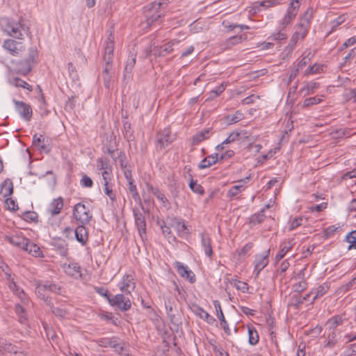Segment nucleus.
<instances>
[{"instance_id": "obj_21", "label": "nucleus", "mask_w": 356, "mask_h": 356, "mask_svg": "<svg viewBox=\"0 0 356 356\" xmlns=\"http://www.w3.org/2000/svg\"><path fill=\"white\" fill-rule=\"evenodd\" d=\"M105 66L102 72V76L104 86L107 88H110L111 83V71H112V62L113 60H104Z\"/></svg>"}, {"instance_id": "obj_44", "label": "nucleus", "mask_w": 356, "mask_h": 356, "mask_svg": "<svg viewBox=\"0 0 356 356\" xmlns=\"http://www.w3.org/2000/svg\"><path fill=\"white\" fill-rule=\"evenodd\" d=\"M346 241L349 243L348 250H356V230L350 232L346 236Z\"/></svg>"}, {"instance_id": "obj_31", "label": "nucleus", "mask_w": 356, "mask_h": 356, "mask_svg": "<svg viewBox=\"0 0 356 356\" xmlns=\"http://www.w3.org/2000/svg\"><path fill=\"white\" fill-rule=\"evenodd\" d=\"M136 54H131L128 57L126 65L124 67V77L126 78L127 74H130L136 64Z\"/></svg>"}, {"instance_id": "obj_27", "label": "nucleus", "mask_w": 356, "mask_h": 356, "mask_svg": "<svg viewBox=\"0 0 356 356\" xmlns=\"http://www.w3.org/2000/svg\"><path fill=\"white\" fill-rule=\"evenodd\" d=\"M63 207V200L61 197L54 199L49 206L48 211L51 216H56L60 213Z\"/></svg>"}, {"instance_id": "obj_29", "label": "nucleus", "mask_w": 356, "mask_h": 356, "mask_svg": "<svg viewBox=\"0 0 356 356\" xmlns=\"http://www.w3.org/2000/svg\"><path fill=\"white\" fill-rule=\"evenodd\" d=\"M218 154L217 153L209 155L201 161L198 167L200 169L207 168L211 166L212 165L215 164L218 161Z\"/></svg>"}, {"instance_id": "obj_20", "label": "nucleus", "mask_w": 356, "mask_h": 356, "mask_svg": "<svg viewBox=\"0 0 356 356\" xmlns=\"http://www.w3.org/2000/svg\"><path fill=\"white\" fill-rule=\"evenodd\" d=\"M159 10V9H154L153 4H152L151 8L146 14L147 24L148 26H151L154 25L163 16V14Z\"/></svg>"}, {"instance_id": "obj_19", "label": "nucleus", "mask_w": 356, "mask_h": 356, "mask_svg": "<svg viewBox=\"0 0 356 356\" xmlns=\"http://www.w3.org/2000/svg\"><path fill=\"white\" fill-rule=\"evenodd\" d=\"M76 241L82 245H86L88 241V232L85 225L81 224L74 230Z\"/></svg>"}, {"instance_id": "obj_39", "label": "nucleus", "mask_w": 356, "mask_h": 356, "mask_svg": "<svg viewBox=\"0 0 356 356\" xmlns=\"http://www.w3.org/2000/svg\"><path fill=\"white\" fill-rule=\"evenodd\" d=\"M104 193L109 197L112 204L116 201V195L113 190V184L111 183L103 184Z\"/></svg>"}, {"instance_id": "obj_7", "label": "nucleus", "mask_w": 356, "mask_h": 356, "mask_svg": "<svg viewBox=\"0 0 356 356\" xmlns=\"http://www.w3.org/2000/svg\"><path fill=\"white\" fill-rule=\"evenodd\" d=\"M135 219V225L138 229L141 240L145 242L147 240L146 220L144 215L137 208L133 209Z\"/></svg>"}, {"instance_id": "obj_57", "label": "nucleus", "mask_w": 356, "mask_h": 356, "mask_svg": "<svg viewBox=\"0 0 356 356\" xmlns=\"http://www.w3.org/2000/svg\"><path fill=\"white\" fill-rule=\"evenodd\" d=\"M343 97L346 101L354 100V102H356V88L346 90Z\"/></svg>"}, {"instance_id": "obj_36", "label": "nucleus", "mask_w": 356, "mask_h": 356, "mask_svg": "<svg viewBox=\"0 0 356 356\" xmlns=\"http://www.w3.org/2000/svg\"><path fill=\"white\" fill-rule=\"evenodd\" d=\"M158 224L159 225L163 235L168 239L169 242L176 241V238L171 233L170 227L166 226L164 221H158Z\"/></svg>"}, {"instance_id": "obj_11", "label": "nucleus", "mask_w": 356, "mask_h": 356, "mask_svg": "<svg viewBox=\"0 0 356 356\" xmlns=\"http://www.w3.org/2000/svg\"><path fill=\"white\" fill-rule=\"evenodd\" d=\"M3 47L13 56H18L25 50V47L22 42L13 39H6L3 43Z\"/></svg>"}, {"instance_id": "obj_6", "label": "nucleus", "mask_w": 356, "mask_h": 356, "mask_svg": "<svg viewBox=\"0 0 356 356\" xmlns=\"http://www.w3.org/2000/svg\"><path fill=\"white\" fill-rule=\"evenodd\" d=\"M175 139V136L172 134L169 128H165L160 131L156 135V147L157 149H162L169 145Z\"/></svg>"}, {"instance_id": "obj_12", "label": "nucleus", "mask_w": 356, "mask_h": 356, "mask_svg": "<svg viewBox=\"0 0 356 356\" xmlns=\"http://www.w3.org/2000/svg\"><path fill=\"white\" fill-rule=\"evenodd\" d=\"M118 286L120 291L126 295L131 294L136 288L134 277L131 275H125L122 280L119 282Z\"/></svg>"}, {"instance_id": "obj_50", "label": "nucleus", "mask_w": 356, "mask_h": 356, "mask_svg": "<svg viewBox=\"0 0 356 356\" xmlns=\"http://www.w3.org/2000/svg\"><path fill=\"white\" fill-rule=\"evenodd\" d=\"M165 309L168 317L170 318V321L172 323L175 322L176 321V308L171 304L168 305L165 303Z\"/></svg>"}, {"instance_id": "obj_5", "label": "nucleus", "mask_w": 356, "mask_h": 356, "mask_svg": "<svg viewBox=\"0 0 356 356\" xmlns=\"http://www.w3.org/2000/svg\"><path fill=\"white\" fill-rule=\"evenodd\" d=\"M108 303L113 307L122 312H127L131 307L130 299L122 293L112 296L111 299H108Z\"/></svg>"}, {"instance_id": "obj_10", "label": "nucleus", "mask_w": 356, "mask_h": 356, "mask_svg": "<svg viewBox=\"0 0 356 356\" xmlns=\"http://www.w3.org/2000/svg\"><path fill=\"white\" fill-rule=\"evenodd\" d=\"M33 145L38 147L40 152L48 154L51 149V140L42 135L34 134L33 136Z\"/></svg>"}, {"instance_id": "obj_54", "label": "nucleus", "mask_w": 356, "mask_h": 356, "mask_svg": "<svg viewBox=\"0 0 356 356\" xmlns=\"http://www.w3.org/2000/svg\"><path fill=\"white\" fill-rule=\"evenodd\" d=\"M322 102V99L318 97H312L305 99L303 102V107H309L312 105H316Z\"/></svg>"}, {"instance_id": "obj_53", "label": "nucleus", "mask_w": 356, "mask_h": 356, "mask_svg": "<svg viewBox=\"0 0 356 356\" xmlns=\"http://www.w3.org/2000/svg\"><path fill=\"white\" fill-rule=\"evenodd\" d=\"M225 88H226V85H224V83H221L219 86H218L216 88V89L213 90L209 92V99H215L216 97L220 95L225 90Z\"/></svg>"}, {"instance_id": "obj_52", "label": "nucleus", "mask_w": 356, "mask_h": 356, "mask_svg": "<svg viewBox=\"0 0 356 356\" xmlns=\"http://www.w3.org/2000/svg\"><path fill=\"white\" fill-rule=\"evenodd\" d=\"M48 306L50 307L51 312L56 316H58L60 318H64L67 314V311L65 309L54 307L52 302L51 305Z\"/></svg>"}, {"instance_id": "obj_23", "label": "nucleus", "mask_w": 356, "mask_h": 356, "mask_svg": "<svg viewBox=\"0 0 356 356\" xmlns=\"http://www.w3.org/2000/svg\"><path fill=\"white\" fill-rule=\"evenodd\" d=\"M64 270L67 275L74 278L77 279L81 277L82 275L81 273V267L76 263H72L67 266H65Z\"/></svg>"}, {"instance_id": "obj_37", "label": "nucleus", "mask_w": 356, "mask_h": 356, "mask_svg": "<svg viewBox=\"0 0 356 356\" xmlns=\"http://www.w3.org/2000/svg\"><path fill=\"white\" fill-rule=\"evenodd\" d=\"M13 193V184L10 180H6L1 186V193L3 197H8Z\"/></svg>"}, {"instance_id": "obj_62", "label": "nucleus", "mask_w": 356, "mask_h": 356, "mask_svg": "<svg viewBox=\"0 0 356 356\" xmlns=\"http://www.w3.org/2000/svg\"><path fill=\"white\" fill-rule=\"evenodd\" d=\"M95 291L100 296L105 297L108 301V299L112 298V296L110 295L108 289H106L104 287H96Z\"/></svg>"}, {"instance_id": "obj_16", "label": "nucleus", "mask_w": 356, "mask_h": 356, "mask_svg": "<svg viewBox=\"0 0 356 356\" xmlns=\"http://www.w3.org/2000/svg\"><path fill=\"white\" fill-rule=\"evenodd\" d=\"M170 226L175 229L179 236L183 238H186L190 235V231L182 220L175 218L170 224Z\"/></svg>"}, {"instance_id": "obj_32", "label": "nucleus", "mask_w": 356, "mask_h": 356, "mask_svg": "<svg viewBox=\"0 0 356 356\" xmlns=\"http://www.w3.org/2000/svg\"><path fill=\"white\" fill-rule=\"evenodd\" d=\"M111 348H113L115 352H116L118 354H126V348L124 346V343L120 341L118 337H115L113 343L111 344Z\"/></svg>"}, {"instance_id": "obj_25", "label": "nucleus", "mask_w": 356, "mask_h": 356, "mask_svg": "<svg viewBox=\"0 0 356 356\" xmlns=\"http://www.w3.org/2000/svg\"><path fill=\"white\" fill-rule=\"evenodd\" d=\"M248 179L246 177L245 179H240L237 181L238 184L234 185L229 188L227 191V197L230 198H233L237 196L239 193H241L245 189L244 184L246 183V180Z\"/></svg>"}, {"instance_id": "obj_18", "label": "nucleus", "mask_w": 356, "mask_h": 356, "mask_svg": "<svg viewBox=\"0 0 356 356\" xmlns=\"http://www.w3.org/2000/svg\"><path fill=\"white\" fill-rule=\"evenodd\" d=\"M213 306L216 309V315L220 322V325L222 326V327L223 328L226 334H227L228 335L230 334L231 333V331H230V329L229 327V325H228V323L226 321L225 318V316H224V314H223V312H222V310L221 309V306H220V303L218 300H214L213 302Z\"/></svg>"}, {"instance_id": "obj_14", "label": "nucleus", "mask_w": 356, "mask_h": 356, "mask_svg": "<svg viewBox=\"0 0 356 356\" xmlns=\"http://www.w3.org/2000/svg\"><path fill=\"white\" fill-rule=\"evenodd\" d=\"M295 29H296V31L293 33V34L290 40L289 44V46L292 49L296 44L298 40L299 39L303 40L306 37V35H307V33H308V28L304 26V25L302 24L298 23L295 26Z\"/></svg>"}, {"instance_id": "obj_49", "label": "nucleus", "mask_w": 356, "mask_h": 356, "mask_svg": "<svg viewBox=\"0 0 356 356\" xmlns=\"http://www.w3.org/2000/svg\"><path fill=\"white\" fill-rule=\"evenodd\" d=\"M343 321V316L337 315L330 318L327 323L330 324L331 328L335 329L338 325L342 324Z\"/></svg>"}, {"instance_id": "obj_38", "label": "nucleus", "mask_w": 356, "mask_h": 356, "mask_svg": "<svg viewBox=\"0 0 356 356\" xmlns=\"http://www.w3.org/2000/svg\"><path fill=\"white\" fill-rule=\"evenodd\" d=\"M97 168L98 170L102 172L104 170L112 171L113 168L109 164V161L107 159L99 158L97 160Z\"/></svg>"}, {"instance_id": "obj_48", "label": "nucleus", "mask_w": 356, "mask_h": 356, "mask_svg": "<svg viewBox=\"0 0 356 356\" xmlns=\"http://www.w3.org/2000/svg\"><path fill=\"white\" fill-rule=\"evenodd\" d=\"M323 67L324 66L323 65L314 64V65L309 67L306 70L305 74L309 75V74H318L323 71Z\"/></svg>"}, {"instance_id": "obj_22", "label": "nucleus", "mask_w": 356, "mask_h": 356, "mask_svg": "<svg viewBox=\"0 0 356 356\" xmlns=\"http://www.w3.org/2000/svg\"><path fill=\"white\" fill-rule=\"evenodd\" d=\"M246 38H247V36L245 35H235V36L230 37L222 43V44H221L222 49H230L233 46H235L236 44L241 43L243 40H246Z\"/></svg>"}, {"instance_id": "obj_41", "label": "nucleus", "mask_w": 356, "mask_h": 356, "mask_svg": "<svg viewBox=\"0 0 356 356\" xmlns=\"http://www.w3.org/2000/svg\"><path fill=\"white\" fill-rule=\"evenodd\" d=\"M249 343L252 346L256 345L259 341V335L254 327H248Z\"/></svg>"}, {"instance_id": "obj_56", "label": "nucleus", "mask_w": 356, "mask_h": 356, "mask_svg": "<svg viewBox=\"0 0 356 356\" xmlns=\"http://www.w3.org/2000/svg\"><path fill=\"white\" fill-rule=\"evenodd\" d=\"M128 187L130 193L132 194L133 198L136 201L140 200L139 193L137 191L136 186L134 184V181H130L128 182Z\"/></svg>"}, {"instance_id": "obj_17", "label": "nucleus", "mask_w": 356, "mask_h": 356, "mask_svg": "<svg viewBox=\"0 0 356 356\" xmlns=\"http://www.w3.org/2000/svg\"><path fill=\"white\" fill-rule=\"evenodd\" d=\"M5 240L9 242L13 245L24 250L27 247V243L29 239L19 234H15L11 236L6 235Z\"/></svg>"}, {"instance_id": "obj_34", "label": "nucleus", "mask_w": 356, "mask_h": 356, "mask_svg": "<svg viewBox=\"0 0 356 356\" xmlns=\"http://www.w3.org/2000/svg\"><path fill=\"white\" fill-rule=\"evenodd\" d=\"M114 43L105 42L104 53L103 55L104 60H113Z\"/></svg>"}, {"instance_id": "obj_47", "label": "nucleus", "mask_w": 356, "mask_h": 356, "mask_svg": "<svg viewBox=\"0 0 356 356\" xmlns=\"http://www.w3.org/2000/svg\"><path fill=\"white\" fill-rule=\"evenodd\" d=\"M197 310L200 312L198 314L200 316V318L206 321L207 323L212 324L216 321V319L213 316H211L209 313L204 311L202 308L198 307Z\"/></svg>"}, {"instance_id": "obj_9", "label": "nucleus", "mask_w": 356, "mask_h": 356, "mask_svg": "<svg viewBox=\"0 0 356 356\" xmlns=\"http://www.w3.org/2000/svg\"><path fill=\"white\" fill-rule=\"evenodd\" d=\"M15 108L20 116L26 121H30L33 115L31 106L26 102L13 99Z\"/></svg>"}, {"instance_id": "obj_46", "label": "nucleus", "mask_w": 356, "mask_h": 356, "mask_svg": "<svg viewBox=\"0 0 356 356\" xmlns=\"http://www.w3.org/2000/svg\"><path fill=\"white\" fill-rule=\"evenodd\" d=\"M114 161H119L120 168L122 169H126L128 165V161L127 160V156L125 153L123 151H120L117 157H115V160Z\"/></svg>"}, {"instance_id": "obj_28", "label": "nucleus", "mask_w": 356, "mask_h": 356, "mask_svg": "<svg viewBox=\"0 0 356 356\" xmlns=\"http://www.w3.org/2000/svg\"><path fill=\"white\" fill-rule=\"evenodd\" d=\"M330 286L327 283H323L311 291V293L314 295L311 301V304H313L317 298L325 295L327 292Z\"/></svg>"}, {"instance_id": "obj_24", "label": "nucleus", "mask_w": 356, "mask_h": 356, "mask_svg": "<svg viewBox=\"0 0 356 356\" xmlns=\"http://www.w3.org/2000/svg\"><path fill=\"white\" fill-rule=\"evenodd\" d=\"M212 134L213 131L211 128L204 129L193 136L192 143L193 145H197L202 141L209 138Z\"/></svg>"}, {"instance_id": "obj_13", "label": "nucleus", "mask_w": 356, "mask_h": 356, "mask_svg": "<svg viewBox=\"0 0 356 356\" xmlns=\"http://www.w3.org/2000/svg\"><path fill=\"white\" fill-rule=\"evenodd\" d=\"M174 265L177 272L181 277L186 278L191 283H194L196 281L195 274L187 266L184 265L179 261H176Z\"/></svg>"}, {"instance_id": "obj_55", "label": "nucleus", "mask_w": 356, "mask_h": 356, "mask_svg": "<svg viewBox=\"0 0 356 356\" xmlns=\"http://www.w3.org/2000/svg\"><path fill=\"white\" fill-rule=\"evenodd\" d=\"M115 337H113L111 338H108V337L101 338L97 341V343L101 347H104V348L110 347L111 348V344L113 343Z\"/></svg>"}, {"instance_id": "obj_45", "label": "nucleus", "mask_w": 356, "mask_h": 356, "mask_svg": "<svg viewBox=\"0 0 356 356\" xmlns=\"http://www.w3.org/2000/svg\"><path fill=\"white\" fill-rule=\"evenodd\" d=\"M189 187L191 191L197 194L203 195L204 193V190L203 187L197 184L196 180L191 179L189 183Z\"/></svg>"}, {"instance_id": "obj_26", "label": "nucleus", "mask_w": 356, "mask_h": 356, "mask_svg": "<svg viewBox=\"0 0 356 356\" xmlns=\"http://www.w3.org/2000/svg\"><path fill=\"white\" fill-rule=\"evenodd\" d=\"M201 237V245L202 247L204 249L205 254L209 257H211L213 255V249L211 246V239L210 237L204 234H200Z\"/></svg>"}, {"instance_id": "obj_40", "label": "nucleus", "mask_w": 356, "mask_h": 356, "mask_svg": "<svg viewBox=\"0 0 356 356\" xmlns=\"http://www.w3.org/2000/svg\"><path fill=\"white\" fill-rule=\"evenodd\" d=\"M266 218L264 209H262L259 213L252 215L250 218V223L255 225L261 223Z\"/></svg>"}, {"instance_id": "obj_15", "label": "nucleus", "mask_w": 356, "mask_h": 356, "mask_svg": "<svg viewBox=\"0 0 356 356\" xmlns=\"http://www.w3.org/2000/svg\"><path fill=\"white\" fill-rule=\"evenodd\" d=\"M270 249H268L264 254L257 255L255 259L254 272L257 277L260 272L268 265Z\"/></svg>"}, {"instance_id": "obj_35", "label": "nucleus", "mask_w": 356, "mask_h": 356, "mask_svg": "<svg viewBox=\"0 0 356 356\" xmlns=\"http://www.w3.org/2000/svg\"><path fill=\"white\" fill-rule=\"evenodd\" d=\"M313 16V9L308 8L305 12L303 16L300 18L299 24H302L304 26L309 29L310 26V22Z\"/></svg>"}, {"instance_id": "obj_4", "label": "nucleus", "mask_w": 356, "mask_h": 356, "mask_svg": "<svg viewBox=\"0 0 356 356\" xmlns=\"http://www.w3.org/2000/svg\"><path fill=\"white\" fill-rule=\"evenodd\" d=\"M73 216L81 224L87 225L92 219V213L88 207L81 203H77L73 209Z\"/></svg>"}, {"instance_id": "obj_61", "label": "nucleus", "mask_w": 356, "mask_h": 356, "mask_svg": "<svg viewBox=\"0 0 356 356\" xmlns=\"http://www.w3.org/2000/svg\"><path fill=\"white\" fill-rule=\"evenodd\" d=\"M4 350L10 353H13L15 355L17 353H21L20 348L15 345L11 343H6L3 347Z\"/></svg>"}, {"instance_id": "obj_2", "label": "nucleus", "mask_w": 356, "mask_h": 356, "mask_svg": "<svg viewBox=\"0 0 356 356\" xmlns=\"http://www.w3.org/2000/svg\"><path fill=\"white\" fill-rule=\"evenodd\" d=\"M60 286L49 281H38L35 284V293L41 300H44L47 305H51V299L49 293L55 294L60 293Z\"/></svg>"}, {"instance_id": "obj_64", "label": "nucleus", "mask_w": 356, "mask_h": 356, "mask_svg": "<svg viewBox=\"0 0 356 356\" xmlns=\"http://www.w3.org/2000/svg\"><path fill=\"white\" fill-rule=\"evenodd\" d=\"M240 134L238 132H232L229 136L224 140V143L226 145L230 144L238 139Z\"/></svg>"}, {"instance_id": "obj_43", "label": "nucleus", "mask_w": 356, "mask_h": 356, "mask_svg": "<svg viewBox=\"0 0 356 356\" xmlns=\"http://www.w3.org/2000/svg\"><path fill=\"white\" fill-rule=\"evenodd\" d=\"M319 88V83L315 81H310L306 83V86L301 91L306 90L305 95L313 94L316 90Z\"/></svg>"}, {"instance_id": "obj_3", "label": "nucleus", "mask_w": 356, "mask_h": 356, "mask_svg": "<svg viewBox=\"0 0 356 356\" xmlns=\"http://www.w3.org/2000/svg\"><path fill=\"white\" fill-rule=\"evenodd\" d=\"M36 55L37 51L34 49H31L28 58L19 61H13L12 64L13 65L14 70L18 74L26 75L31 70V64L34 62Z\"/></svg>"}, {"instance_id": "obj_8", "label": "nucleus", "mask_w": 356, "mask_h": 356, "mask_svg": "<svg viewBox=\"0 0 356 356\" xmlns=\"http://www.w3.org/2000/svg\"><path fill=\"white\" fill-rule=\"evenodd\" d=\"M299 6V0H293L291 2L286 13L280 22L282 29L286 28L295 19L298 14Z\"/></svg>"}, {"instance_id": "obj_42", "label": "nucleus", "mask_w": 356, "mask_h": 356, "mask_svg": "<svg viewBox=\"0 0 356 356\" xmlns=\"http://www.w3.org/2000/svg\"><path fill=\"white\" fill-rule=\"evenodd\" d=\"M175 43H178V41L169 42L160 47L159 55L165 56L166 54L170 53L173 50V45Z\"/></svg>"}, {"instance_id": "obj_58", "label": "nucleus", "mask_w": 356, "mask_h": 356, "mask_svg": "<svg viewBox=\"0 0 356 356\" xmlns=\"http://www.w3.org/2000/svg\"><path fill=\"white\" fill-rule=\"evenodd\" d=\"M291 249V245L283 246L281 248V250L279 251V252L276 254L275 260L277 261H280Z\"/></svg>"}, {"instance_id": "obj_33", "label": "nucleus", "mask_w": 356, "mask_h": 356, "mask_svg": "<svg viewBox=\"0 0 356 356\" xmlns=\"http://www.w3.org/2000/svg\"><path fill=\"white\" fill-rule=\"evenodd\" d=\"M243 114L241 111H237L233 114L226 115L225 119L227 124H232L241 121L243 120Z\"/></svg>"}, {"instance_id": "obj_30", "label": "nucleus", "mask_w": 356, "mask_h": 356, "mask_svg": "<svg viewBox=\"0 0 356 356\" xmlns=\"http://www.w3.org/2000/svg\"><path fill=\"white\" fill-rule=\"evenodd\" d=\"M24 250L28 252L29 254L36 257L42 256V253L40 247L38 245L31 242L29 240L27 243L26 248H25Z\"/></svg>"}, {"instance_id": "obj_63", "label": "nucleus", "mask_w": 356, "mask_h": 356, "mask_svg": "<svg viewBox=\"0 0 356 356\" xmlns=\"http://www.w3.org/2000/svg\"><path fill=\"white\" fill-rule=\"evenodd\" d=\"M80 183L82 186L87 188H90L93 185L92 180L87 175H83L82 177Z\"/></svg>"}, {"instance_id": "obj_1", "label": "nucleus", "mask_w": 356, "mask_h": 356, "mask_svg": "<svg viewBox=\"0 0 356 356\" xmlns=\"http://www.w3.org/2000/svg\"><path fill=\"white\" fill-rule=\"evenodd\" d=\"M0 26L8 35L17 39H22L24 33L29 35V27L21 19L15 22L12 19L3 17L0 19Z\"/></svg>"}, {"instance_id": "obj_51", "label": "nucleus", "mask_w": 356, "mask_h": 356, "mask_svg": "<svg viewBox=\"0 0 356 356\" xmlns=\"http://www.w3.org/2000/svg\"><path fill=\"white\" fill-rule=\"evenodd\" d=\"M13 84L16 87H21L23 88H26L29 91H31L33 90V88L31 86H30L25 81H24L19 78L14 79L13 81Z\"/></svg>"}, {"instance_id": "obj_59", "label": "nucleus", "mask_w": 356, "mask_h": 356, "mask_svg": "<svg viewBox=\"0 0 356 356\" xmlns=\"http://www.w3.org/2000/svg\"><path fill=\"white\" fill-rule=\"evenodd\" d=\"M22 218L26 221L34 222L38 218V215L34 211H26L22 214Z\"/></svg>"}, {"instance_id": "obj_60", "label": "nucleus", "mask_w": 356, "mask_h": 356, "mask_svg": "<svg viewBox=\"0 0 356 356\" xmlns=\"http://www.w3.org/2000/svg\"><path fill=\"white\" fill-rule=\"evenodd\" d=\"M286 38H287L286 34L280 30L277 33H273L269 37V39H271L272 40H286Z\"/></svg>"}]
</instances>
